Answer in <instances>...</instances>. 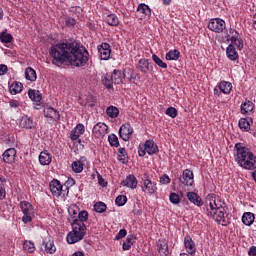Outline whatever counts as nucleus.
<instances>
[{"label":"nucleus","instance_id":"obj_49","mask_svg":"<svg viewBox=\"0 0 256 256\" xmlns=\"http://www.w3.org/2000/svg\"><path fill=\"white\" fill-rule=\"evenodd\" d=\"M23 247L25 251H28V253H33V251H35V244H33L31 241H25L23 243Z\"/></svg>","mask_w":256,"mask_h":256},{"label":"nucleus","instance_id":"obj_26","mask_svg":"<svg viewBox=\"0 0 256 256\" xmlns=\"http://www.w3.org/2000/svg\"><path fill=\"white\" fill-rule=\"evenodd\" d=\"M251 123L253 120L251 118H241L238 122V126L241 131H251Z\"/></svg>","mask_w":256,"mask_h":256},{"label":"nucleus","instance_id":"obj_64","mask_svg":"<svg viewBox=\"0 0 256 256\" xmlns=\"http://www.w3.org/2000/svg\"><path fill=\"white\" fill-rule=\"evenodd\" d=\"M248 255H250V256H256V246L250 247V249H249V251H248Z\"/></svg>","mask_w":256,"mask_h":256},{"label":"nucleus","instance_id":"obj_15","mask_svg":"<svg viewBox=\"0 0 256 256\" xmlns=\"http://www.w3.org/2000/svg\"><path fill=\"white\" fill-rule=\"evenodd\" d=\"M112 79L114 81V85H121L124 83L125 81V70L121 71V70H117L115 69L112 73Z\"/></svg>","mask_w":256,"mask_h":256},{"label":"nucleus","instance_id":"obj_58","mask_svg":"<svg viewBox=\"0 0 256 256\" xmlns=\"http://www.w3.org/2000/svg\"><path fill=\"white\" fill-rule=\"evenodd\" d=\"M138 155H139V157H145V155H147V149H145V144L140 145L138 147Z\"/></svg>","mask_w":256,"mask_h":256},{"label":"nucleus","instance_id":"obj_11","mask_svg":"<svg viewBox=\"0 0 256 256\" xmlns=\"http://www.w3.org/2000/svg\"><path fill=\"white\" fill-rule=\"evenodd\" d=\"M71 225H72V229L75 231V229H77V233H83V235L85 236L87 233V226H85V223L79 221V219L77 217H71L69 219Z\"/></svg>","mask_w":256,"mask_h":256},{"label":"nucleus","instance_id":"obj_17","mask_svg":"<svg viewBox=\"0 0 256 256\" xmlns=\"http://www.w3.org/2000/svg\"><path fill=\"white\" fill-rule=\"evenodd\" d=\"M38 159H39L40 165H43V166L51 165V162L53 161V155H51L49 151L44 150L40 152Z\"/></svg>","mask_w":256,"mask_h":256},{"label":"nucleus","instance_id":"obj_60","mask_svg":"<svg viewBox=\"0 0 256 256\" xmlns=\"http://www.w3.org/2000/svg\"><path fill=\"white\" fill-rule=\"evenodd\" d=\"M97 179L101 187H107V182L105 181V179H103V177L100 174L97 175Z\"/></svg>","mask_w":256,"mask_h":256},{"label":"nucleus","instance_id":"obj_14","mask_svg":"<svg viewBox=\"0 0 256 256\" xmlns=\"http://www.w3.org/2000/svg\"><path fill=\"white\" fill-rule=\"evenodd\" d=\"M98 53L103 61H107L111 57V46L108 43H102L98 46Z\"/></svg>","mask_w":256,"mask_h":256},{"label":"nucleus","instance_id":"obj_32","mask_svg":"<svg viewBox=\"0 0 256 256\" xmlns=\"http://www.w3.org/2000/svg\"><path fill=\"white\" fill-rule=\"evenodd\" d=\"M113 83L115 82L113 80L112 74H105L102 77V84L106 87V89H113Z\"/></svg>","mask_w":256,"mask_h":256},{"label":"nucleus","instance_id":"obj_63","mask_svg":"<svg viewBox=\"0 0 256 256\" xmlns=\"http://www.w3.org/2000/svg\"><path fill=\"white\" fill-rule=\"evenodd\" d=\"M68 212H69V214L71 215H74L73 217H78L77 216V213H79V209L78 208H70L69 210H68Z\"/></svg>","mask_w":256,"mask_h":256},{"label":"nucleus","instance_id":"obj_2","mask_svg":"<svg viewBox=\"0 0 256 256\" xmlns=\"http://www.w3.org/2000/svg\"><path fill=\"white\" fill-rule=\"evenodd\" d=\"M234 160L245 171H253L252 178L256 181V155L243 143H236L234 146Z\"/></svg>","mask_w":256,"mask_h":256},{"label":"nucleus","instance_id":"obj_10","mask_svg":"<svg viewBox=\"0 0 256 256\" xmlns=\"http://www.w3.org/2000/svg\"><path fill=\"white\" fill-rule=\"evenodd\" d=\"M83 237H85L83 232H77V228H75V230L72 229V231L67 234L66 239L69 245H73L75 243H79V241H82Z\"/></svg>","mask_w":256,"mask_h":256},{"label":"nucleus","instance_id":"obj_30","mask_svg":"<svg viewBox=\"0 0 256 256\" xmlns=\"http://www.w3.org/2000/svg\"><path fill=\"white\" fill-rule=\"evenodd\" d=\"M218 87H219L220 91L222 93H224V95H229V93H231V91L233 89V84H231V82L221 81L218 84Z\"/></svg>","mask_w":256,"mask_h":256},{"label":"nucleus","instance_id":"obj_46","mask_svg":"<svg viewBox=\"0 0 256 256\" xmlns=\"http://www.w3.org/2000/svg\"><path fill=\"white\" fill-rule=\"evenodd\" d=\"M108 141H109L111 147H119V138H117V135H115V134L109 135Z\"/></svg>","mask_w":256,"mask_h":256},{"label":"nucleus","instance_id":"obj_27","mask_svg":"<svg viewBox=\"0 0 256 256\" xmlns=\"http://www.w3.org/2000/svg\"><path fill=\"white\" fill-rule=\"evenodd\" d=\"M226 55L230 61H237V59H239V54L237 53V50H235V46H233V44H230L226 48Z\"/></svg>","mask_w":256,"mask_h":256},{"label":"nucleus","instance_id":"obj_54","mask_svg":"<svg viewBox=\"0 0 256 256\" xmlns=\"http://www.w3.org/2000/svg\"><path fill=\"white\" fill-rule=\"evenodd\" d=\"M166 115H168V117H171L172 119H175V117H177V110L175 109V107H169L166 109Z\"/></svg>","mask_w":256,"mask_h":256},{"label":"nucleus","instance_id":"obj_6","mask_svg":"<svg viewBox=\"0 0 256 256\" xmlns=\"http://www.w3.org/2000/svg\"><path fill=\"white\" fill-rule=\"evenodd\" d=\"M92 133L97 139H103L109 133V126L103 122H99L93 127Z\"/></svg>","mask_w":256,"mask_h":256},{"label":"nucleus","instance_id":"obj_38","mask_svg":"<svg viewBox=\"0 0 256 256\" xmlns=\"http://www.w3.org/2000/svg\"><path fill=\"white\" fill-rule=\"evenodd\" d=\"M28 97L31 99V101H34L35 103H41V100L43 99L39 91L31 89L28 91Z\"/></svg>","mask_w":256,"mask_h":256},{"label":"nucleus","instance_id":"obj_47","mask_svg":"<svg viewBox=\"0 0 256 256\" xmlns=\"http://www.w3.org/2000/svg\"><path fill=\"white\" fill-rule=\"evenodd\" d=\"M64 22L65 27H74L77 21L72 17H64L61 19Z\"/></svg>","mask_w":256,"mask_h":256},{"label":"nucleus","instance_id":"obj_55","mask_svg":"<svg viewBox=\"0 0 256 256\" xmlns=\"http://www.w3.org/2000/svg\"><path fill=\"white\" fill-rule=\"evenodd\" d=\"M171 183V178H169V175L164 174L160 177V184L161 185H169Z\"/></svg>","mask_w":256,"mask_h":256},{"label":"nucleus","instance_id":"obj_52","mask_svg":"<svg viewBox=\"0 0 256 256\" xmlns=\"http://www.w3.org/2000/svg\"><path fill=\"white\" fill-rule=\"evenodd\" d=\"M231 43H234V45L237 46V49L239 51L243 49V39L241 38V36H238L237 38H234L233 40H231Z\"/></svg>","mask_w":256,"mask_h":256},{"label":"nucleus","instance_id":"obj_44","mask_svg":"<svg viewBox=\"0 0 256 256\" xmlns=\"http://www.w3.org/2000/svg\"><path fill=\"white\" fill-rule=\"evenodd\" d=\"M169 201L173 205H179V203H181V198L179 197V195L177 193L172 192L169 195Z\"/></svg>","mask_w":256,"mask_h":256},{"label":"nucleus","instance_id":"obj_39","mask_svg":"<svg viewBox=\"0 0 256 256\" xmlns=\"http://www.w3.org/2000/svg\"><path fill=\"white\" fill-rule=\"evenodd\" d=\"M105 21L110 27H117L119 25V18L115 14L107 15Z\"/></svg>","mask_w":256,"mask_h":256},{"label":"nucleus","instance_id":"obj_23","mask_svg":"<svg viewBox=\"0 0 256 256\" xmlns=\"http://www.w3.org/2000/svg\"><path fill=\"white\" fill-rule=\"evenodd\" d=\"M184 245L187 253H189L190 255H193V253L197 251V248H195V242H193L191 236H185Z\"/></svg>","mask_w":256,"mask_h":256},{"label":"nucleus","instance_id":"obj_48","mask_svg":"<svg viewBox=\"0 0 256 256\" xmlns=\"http://www.w3.org/2000/svg\"><path fill=\"white\" fill-rule=\"evenodd\" d=\"M0 41L2 43H11V41H13V36L7 32H3L0 36Z\"/></svg>","mask_w":256,"mask_h":256},{"label":"nucleus","instance_id":"obj_28","mask_svg":"<svg viewBox=\"0 0 256 256\" xmlns=\"http://www.w3.org/2000/svg\"><path fill=\"white\" fill-rule=\"evenodd\" d=\"M255 222V214L251 212H245L242 216V223L247 227H251Z\"/></svg>","mask_w":256,"mask_h":256},{"label":"nucleus","instance_id":"obj_12","mask_svg":"<svg viewBox=\"0 0 256 256\" xmlns=\"http://www.w3.org/2000/svg\"><path fill=\"white\" fill-rule=\"evenodd\" d=\"M119 135L123 141H129L133 135V127H131V124H123L119 129Z\"/></svg>","mask_w":256,"mask_h":256},{"label":"nucleus","instance_id":"obj_21","mask_svg":"<svg viewBox=\"0 0 256 256\" xmlns=\"http://www.w3.org/2000/svg\"><path fill=\"white\" fill-rule=\"evenodd\" d=\"M253 109H255V104L249 100H246L245 102H242L240 111L242 115H251V113H253Z\"/></svg>","mask_w":256,"mask_h":256},{"label":"nucleus","instance_id":"obj_7","mask_svg":"<svg viewBox=\"0 0 256 256\" xmlns=\"http://www.w3.org/2000/svg\"><path fill=\"white\" fill-rule=\"evenodd\" d=\"M142 191L147 195H154L157 191V183L151 181L149 178L142 179Z\"/></svg>","mask_w":256,"mask_h":256},{"label":"nucleus","instance_id":"obj_22","mask_svg":"<svg viewBox=\"0 0 256 256\" xmlns=\"http://www.w3.org/2000/svg\"><path fill=\"white\" fill-rule=\"evenodd\" d=\"M144 146L148 155H155V153H159V147L157 146V144H155L153 140H147L144 143Z\"/></svg>","mask_w":256,"mask_h":256},{"label":"nucleus","instance_id":"obj_62","mask_svg":"<svg viewBox=\"0 0 256 256\" xmlns=\"http://www.w3.org/2000/svg\"><path fill=\"white\" fill-rule=\"evenodd\" d=\"M9 105H10V107H11L12 109H17V107H19V101H17V100H11V101L9 102Z\"/></svg>","mask_w":256,"mask_h":256},{"label":"nucleus","instance_id":"obj_31","mask_svg":"<svg viewBox=\"0 0 256 256\" xmlns=\"http://www.w3.org/2000/svg\"><path fill=\"white\" fill-rule=\"evenodd\" d=\"M135 241H137L135 235H128L126 241L122 244L123 251H129V249H131V246L135 243Z\"/></svg>","mask_w":256,"mask_h":256},{"label":"nucleus","instance_id":"obj_42","mask_svg":"<svg viewBox=\"0 0 256 256\" xmlns=\"http://www.w3.org/2000/svg\"><path fill=\"white\" fill-rule=\"evenodd\" d=\"M152 60L161 69H167V63L163 62V60H161L156 54L152 55Z\"/></svg>","mask_w":256,"mask_h":256},{"label":"nucleus","instance_id":"obj_20","mask_svg":"<svg viewBox=\"0 0 256 256\" xmlns=\"http://www.w3.org/2000/svg\"><path fill=\"white\" fill-rule=\"evenodd\" d=\"M138 181L137 178L135 177V175H128L126 177V179L122 182V185L124 187H128L129 189H137V185H138Z\"/></svg>","mask_w":256,"mask_h":256},{"label":"nucleus","instance_id":"obj_18","mask_svg":"<svg viewBox=\"0 0 256 256\" xmlns=\"http://www.w3.org/2000/svg\"><path fill=\"white\" fill-rule=\"evenodd\" d=\"M157 250L160 256H167L169 255V244L167 240L160 239L157 242Z\"/></svg>","mask_w":256,"mask_h":256},{"label":"nucleus","instance_id":"obj_56","mask_svg":"<svg viewBox=\"0 0 256 256\" xmlns=\"http://www.w3.org/2000/svg\"><path fill=\"white\" fill-rule=\"evenodd\" d=\"M124 237H127V230L126 229H121L117 235L115 236V241H119V239H123Z\"/></svg>","mask_w":256,"mask_h":256},{"label":"nucleus","instance_id":"obj_45","mask_svg":"<svg viewBox=\"0 0 256 256\" xmlns=\"http://www.w3.org/2000/svg\"><path fill=\"white\" fill-rule=\"evenodd\" d=\"M83 164L81 161H74L72 163V170L74 171V173H81L83 171Z\"/></svg>","mask_w":256,"mask_h":256},{"label":"nucleus","instance_id":"obj_4","mask_svg":"<svg viewBox=\"0 0 256 256\" xmlns=\"http://www.w3.org/2000/svg\"><path fill=\"white\" fill-rule=\"evenodd\" d=\"M20 209L23 213L22 222L24 225H27L33 221L35 218V209L33 205L27 201L20 202Z\"/></svg>","mask_w":256,"mask_h":256},{"label":"nucleus","instance_id":"obj_25","mask_svg":"<svg viewBox=\"0 0 256 256\" xmlns=\"http://www.w3.org/2000/svg\"><path fill=\"white\" fill-rule=\"evenodd\" d=\"M44 117L54 120L59 119V112L51 106H46L44 107Z\"/></svg>","mask_w":256,"mask_h":256},{"label":"nucleus","instance_id":"obj_61","mask_svg":"<svg viewBox=\"0 0 256 256\" xmlns=\"http://www.w3.org/2000/svg\"><path fill=\"white\" fill-rule=\"evenodd\" d=\"M7 71H8L7 65L0 64V76L5 75V73H7Z\"/></svg>","mask_w":256,"mask_h":256},{"label":"nucleus","instance_id":"obj_37","mask_svg":"<svg viewBox=\"0 0 256 256\" xmlns=\"http://www.w3.org/2000/svg\"><path fill=\"white\" fill-rule=\"evenodd\" d=\"M9 91L11 95H17L23 91V84L21 82H14L10 87Z\"/></svg>","mask_w":256,"mask_h":256},{"label":"nucleus","instance_id":"obj_51","mask_svg":"<svg viewBox=\"0 0 256 256\" xmlns=\"http://www.w3.org/2000/svg\"><path fill=\"white\" fill-rule=\"evenodd\" d=\"M115 203L118 207H123V205H125V203H127V196L125 195H119L116 200Z\"/></svg>","mask_w":256,"mask_h":256},{"label":"nucleus","instance_id":"obj_29","mask_svg":"<svg viewBox=\"0 0 256 256\" xmlns=\"http://www.w3.org/2000/svg\"><path fill=\"white\" fill-rule=\"evenodd\" d=\"M138 13H142V17L145 19V17L147 19H149V17H151V8H149V5L145 4V3H141L138 5L137 8Z\"/></svg>","mask_w":256,"mask_h":256},{"label":"nucleus","instance_id":"obj_41","mask_svg":"<svg viewBox=\"0 0 256 256\" xmlns=\"http://www.w3.org/2000/svg\"><path fill=\"white\" fill-rule=\"evenodd\" d=\"M117 159H118V161H120V163H126L127 162V150H125V148H119L118 149Z\"/></svg>","mask_w":256,"mask_h":256},{"label":"nucleus","instance_id":"obj_3","mask_svg":"<svg viewBox=\"0 0 256 256\" xmlns=\"http://www.w3.org/2000/svg\"><path fill=\"white\" fill-rule=\"evenodd\" d=\"M207 201H209L206 208L208 217L214 219L219 225H227L229 223V214L225 210V202L221 201V197L215 194H209Z\"/></svg>","mask_w":256,"mask_h":256},{"label":"nucleus","instance_id":"obj_57","mask_svg":"<svg viewBox=\"0 0 256 256\" xmlns=\"http://www.w3.org/2000/svg\"><path fill=\"white\" fill-rule=\"evenodd\" d=\"M229 35H230V41H233V39H237V37H240L239 32H237V30L233 28L229 29Z\"/></svg>","mask_w":256,"mask_h":256},{"label":"nucleus","instance_id":"obj_33","mask_svg":"<svg viewBox=\"0 0 256 256\" xmlns=\"http://www.w3.org/2000/svg\"><path fill=\"white\" fill-rule=\"evenodd\" d=\"M43 245L45 246V252L49 253L50 255H53L55 251H57V247H55V242L53 240L49 239L48 241H44Z\"/></svg>","mask_w":256,"mask_h":256},{"label":"nucleus","instance_id":"obj_24","mask_svg":"<svg viewBox=\"0 0 256 256\" xmlns=\"http://www.w3.org/2000/svg\"><path fill=\"white\" fill-rule=\"evenodd\" d=\"M187 199L190 201V203H193V205H196L197 207H201L203 205V200L199 197V194L195 192H188Z\"/></svg>","mask_w":256,"mask_h":256},{"label":"nucleus","instance_id":"obj_19","mask_svg":"<svg viewBox=\"0 0 256 256\" xmlns=\"http://www.w3.org/2000/svg\"><path fill=\"white\" fill-rule=\"evenodd\" d=\"M85 133V126L83 124H78L75 128L70 132L71 141H77L81 135Z\"/></svg>","mask_w":256,"mask_h":256},{"label":"nucleus","instance_id":"obj_35","mask_svg":"<svg viewBox=\"0 0 256 256\" xmlns=\"http://www.w3.org/2000/svg\"><path fill=\"white\" fill-rule=\"evenodd\" d=\"M25 79L27 81H37V72L31 67L25 69Z\"/></svg>","mask_w":256,"mask_h":256},{"label":"nucleus","instance_id":"obj_5","mask_svg":"<svg viewBox=\"0 0 256 256\" xmlns=\"http://www.w3.org/2000/svg\"><path fill=\"white\" fill-rule=\"evenodd\" d=\"M226 24L223 19L212 18L208 23V29L213 33H223L225 31Z\"/></svg>","mask_w":256,"mask_h":256},{"label":"nucleus","instance_id":"obj_59","mask_svg":"<svg viewBox=\"0 0 256 256\" xmlns=\"http://www.w3.org/2000/svg\"><path fill=\"white\" fill-rule=\"evenodd\" d=\"M130 83H135V79H137V73L131 71L129 77L126 78Z\"/></svg>","mask_w":256,"mask_h":256},{"label":"nucleus","instance_id":"obj_9","mask_svg":"<svg viewBox=\"0 0 256 256\" xmlns=\"http://www.w3.org/2000/svg\"><path fill=\"white\" fill-rule=\"evenodd\" d=\"M194 181L193 171L185 169L182 173V176L180 177V183L186 187H191Z\"/></svg>","mask_w":256,"mask_h":256},{"label":"nucleus","instance_id":"obj_1","mask_svg":"<svg viewBox=\"0 0 256 256\" xmlns=\"http://www.w3.org/2000/svg\"><path fill=\"white\" fill-rule=\"evenodd\" d=\"M50 55L54 65L69 63L72 67H85L89 61V52L77 42H66L52 46Z\"/></svg>","mask_w":256,"mask_h":256},{"label":"nucleus","instance_id":"obj_43","mask_svg":"<svg viewBox=\"0 0 256 256\" xmlns=\"http://www.w3.org/2000/svg\"><path fill=\"white\" fill-rule=\"evenodd\" d=\"M94 210L96 213H105V211H107V205L103 202H97L94 205Z\"/></svg>","mask_w":256,"mask_h":256},{"label":"nucleus","instance_id":"obj_36","mask_svg":"<svg viewBox=\"0 0 256 256\" xmlns=\"http://www.w3.org/2000/svg\"><path fill=\"white\" fill-rule=\"evenodd\" d=\"M179 57H181V52H179V50H177V49L170 50L166 54V60L167 61H178Z\"/></svg>","mask_w":256,"mask_h":256},{"label":"nucleus","instance_id":"obj_8","mask_svg":"<svg viewBox=\"0 0 256 256\" xmlns=\"http://www.w3.org/2000/svg\"><path fill=\"white\" fill-rule=\"evenodd\" d=\"M136 69H138V71H140L144 75H147V73H152L153 63H151L149 59L142 58L138 61Z\"/></svg>","mask_w":256,"mask_h":256},{"label":"nucleus","instance_id":"obj_53","mask_svg":"<svg viewBox=\"0 0 256 256\" xmlns=\"http://www.w3.org/2000/svg\"><path fill=\"white\" fill-rule=\"evenodd\" d=\"M4 181L5 179L0 177V200L5 199V196L7 195L5 192V184H3Z\"/></svg>","mask_w":256,"mask_h":256},{"label":"nucleus","instance_id":"obj_16","mask_svg":"<svg viewBox=\"0 0 256 256\" xmlns=\"http://www.w3.org/2000/svg\"><path fill=\"white\" fill-rule=\"evenodd\" d=\"M16 156H17V150H15V148L7 149L2 155L4 163H9V164L15 162Z\"/></svg>","mask_w":256,"mask_h":256},{"label":"nucleus","instance_id":"obj_34","mask_svg":"<svg viewBox=\"0 0 256 256\" xmlns=\"http://www.w3.org/2000/svg\"><path fill=\"white\" fill-rule=\"evenodd\" d=\"M20 127H22V129H33V119L27 116L22 117L20 120Z\"/></svg>","mask_w":256,"mask_h":256},{"label":"nucleus","instance_id":"obj_13","mask_svg":"<svg viewBox=\"0 0 256 256\" xmlns=\"http://www.w3.org/2000/svg\"><path fill=\"white\" fill-rule=\"evenodd\" d=\"M50 191L54 197H61L63 191V185L57 179H54L50 182Z\"/></svg>","mask_w":256,"mask_h":256},{"label":"nucleus","instance_id":"obj_40","mask_svg":"<svg viewBox=\"0 0 256 256\" xmlns=\"http://www.w3.org/2000/svg\"><path fill=\"white\" fill-rule=\"evenodd\" d=\"M106 114L111 119H116V117H119V109L115 106H110L106 109Z\"/></svg>","mask_w":256,"mask_h":256},{"label":"nucleus","instance_id":"obj_50","mask_svg":"<svg viewBox=\"0 0 256 256\" xmlns=\"http://www.w3.org/2000/svg\"><path fill=\"white\" fill-rule=\"evenodd\" d=\"M78 221H81V223H85V221H87V219H89V212L83 210L80 211L78 213V217H77Z\"/></svg>","mask_w":256,"mask_h":256}]
</instances>
